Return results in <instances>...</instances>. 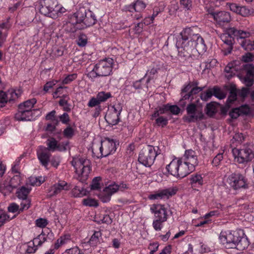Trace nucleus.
Masks as SVG:
<instances>
[{
    "instance_id": "a18cd8bd",
    "label": "nucleus",
    "mask_w": 254,
    "mask_h": 254,
    "mask_svg": "<svg viewBox=\"0 0 254 254\" xmlns=\"http://www.w3.org/2000/svg\"><path fill=\"white\" fill-rule=\"evenodd\" d=\"M47 240V236L45 234H43V232L40 234L37 238H35L33 240V242L32 243V245L37 244V245L40 246L43 243H44Z\"/></svg>"
},
{
    "instance_id": "393cba45",
    "label": "nucleus",
    "mask_w": 254,
    "mask_h": 254,
    "mask_svg": "<svg viewBox=\"0 0 254 254\" xmlns=\"http://www.w3.org/2000/svg\"><path fill=\"white\" fill-rule=\"evenodd\" d=\"M120 115L108 111L105 116V119L109 125L114 126L120 122Z\"/></svg>"
},
{
    "instance_id": "cd10ccee",
    "label": "nucleus",
    "mask_w": 254,
    "mask_h": 254,
    "mask_svg": "<svg viewBox=\"0 0 254 254\" xmlns=\"http://www.w3.org/2000/svg\"><path fill=\"white\" fill-rule=\"evenodd\" d=\"M190 184L192 187L201 186L203 184V178L200 174H193L190 177Z\"/></svg>"
},
{
    "instance_id": "603ef678",
    "label": "nucleus",
    "mask_w": 254,
    "mask_h": 254,
    "mask_svg": "<svg viewBox=\"0 0 254 254\" xmlns=\"http://www.w3.org/2000/svg\"><path fill=\"white\" fill-rule=\"evenodd\" d=\"M20 203L21 207L19 210V213L23 211L24 210L28 209L30 206V200L29 199H23Z\"/></svg>"
},
{
    "instance_id": "c756f323",
    "label": "nucleus",
    "mask_w": 254,
    "mask_h": 254,
    "mask_svg": "<svg viewBox=\"0 0 254 254\" xmlns=\"http://www.w3.org/2000/svg\"><path fill=\"white\" fill-rule=\"evenodd\" d=\"M101 236L102 234L100 231H95L88 241L90 245L92 247L97 246L100 243V240Z\"/></svg>"
},
{
    "instance_id": "a211bd4d",
    "label": "nucleus",
    "mask_w": 254,
    "mask_h": 254,
    "mask_svg": "<svg viewBox=\"0 0 254 254\" xmlns=\"http://www.w3.org/2000/svg\"><path fill=\"white\" fill-rule=\"evenodd\" d=\"M179 167L178 170V175L177 177L180 178H183L190 174L191 172L194 170V169L192 166H190L185 162L182 161V159H179Z\"/></svg>"
},
{
    "instance_id": "13d9d810",
    "label": "nucleus",
    "mask_w": 254,
    "mask_h": 254,
    "mask_svg": "<svg viewBox=\"0 0 254 254\" xmlns=\"http://www.w3.org/2000/svg\"><path fill=\"white\" fill-rule=\"evenodd\" d=\"M101 179L100 177H97L94 178L92 182V185H91V189L93 190H97L100 189V183L99 182L101 181Z\"/></svg>"
},
{
    "instance_id": "f704fd0d",
    "label": "nucleus",
    "mask_w": 254,
    "mask_h": 254,
    "mask_svg": "<svg viewBox=\"0 0 254 254\" xmlns=\"http://www.w3.org/2000/svg\"><path fill=\"white\" fill-rule=\"evenodd\" d=\"M20 111V112H23V113H27L28 114H34L35 115L36 113H39L40 110L39 109H32L31 108H26L24 105L19 104L18 105V111Z\"/></svg>"
},
{
    "instance_id": "72a5a7b5",
    "label": "nucleus",
    "mask_w": 254,
    "mask_h": 254,
    "mask_svg": "<svg viewBox=\"0 0 254 254\" xmlns=\"http://www.w3.org/2000/svg\"><path fill=\"white\" fill-rule=\"evenodd\" d=\"M45 181V179L42 177H30L28 180L29 184L33 186H39L42 183Z\"/></svg>"
},
{
    "instance_id": "0e129e2a",
    "label": "nucleus",
    "mask_w": 254,
    "mask_h": 254,
    "mask_svg": "<svg viewBox=\"0 0 254 254\" xmlns=\"http://www.w3.org/2000/svg\"><path fill=\"white\" fill-rule=\"evenodd\" d=\"M7 102V99L6 93L2 91H0V107H2L4 106L5 104Z\"/></svg>"
},
{
    "instance_id": "2eb2a0df",
    "label": "nucleus",
    "mask_w": 254,
    "mask_h": 254,
    "mask_svg": "<svg viewBox=\"0 0 254 254\" xmlns=\"http://www.w3.org/2000/svg\"><path fill=\"white\" fill-rule=\"evenodd\" d=\"M150 210L152 213H154L156 219L167 221V211L164 205L160 204H153L150 207Z\"/></svg>"
},
{
    "instance_id": "7c9ffc66",
    "label": "nucleus",
    "mask_w": 254,
    "mask_h": 254,
    "mask_svg": "<svg viewBox=\"0 0 254 254\" xmlns=\"http://www.w3.org/2000/svg\"><path fill=\"white\" fill-rule=\"evenodd\" d=\"M49 151H54L56 150L61 151L62 147L54 138L52 137L49 139Z\"/></svg>"
},
{
    "instance_id": "bb28decb",
    "label": "nucleus",
    "mask_w": 254,
    "mask_h": 254,
    "mask_svg": "<svg viewBox=\"0 0 254 254\" xmlns=\"http://www.w3.org/2000/svg\"><path fill=\"white\" fill-rule=\"evenodd\" d=\"M55 110L49 113V121L51 122V123H49V131H54L59 124L58 118L55 115Z\"/></svg>"
},
{
    "instance_id": "aec40b11",
    "label": "nucleus",
    "mask_w": 254,
    "mask_h": 254,
    "mask_svg": "<svg viewBox=\"0 0 254 254\" xmlns=\"http://www.w3.org/2000/svg\"><path fill=\"white\" fill-rule=\"evenodd\" d=\"M70 189L69 185L64 181H60L52 187L51 190H49V196H53L59 193L62 190H67Z\"/></svg>"
},
{
    "instance_id": "7ed1b4c3",
    "label": "nucleus",
    "mask_w": 254,
    "mask_h": 254,
    "mask_svg": "<svg viewBox=\"0 0 254 254\" xmlns=\"http://www.w3.org/2000/svg\"><path fill=\"white\" fill-rule=\"evenodd\" d=\"M96 21V16L92 11L80 8L71 16L67 24L73 25L70 31L74 32L77 29H84L92 26Z\"/></svg>"
},
{
    "instance_id": "0eeeda50",
    "label": "nucleus",
    "mask_w": 254,
    "mask_h": 254,
    "mask_svg": "<svg viewBox=\"0 0 254 254\" xmlns=\"http://www.w3.org/2000/svg\"><path fill=\"white\" fill-rule=\"evenodd\" d=\"M187 115L183 117L184 121L189 123H194L203 119L204 115L202 109L194 103H190L186 108Z\"/></svg>"
},
{
    "instance_id": "473e14b6",
    "label": "nucleus",
    "mask_w": 254,
    "mask_h": 254,
    "mask_svg": "<svg viewBox=\"0 0 254 254\" xmlns=\"http://www.w3.org/2000/svg\"><path fill=\"white\" fill-rule=\"evenodd\" d=\"M30 190L31 189L23 186L17 191V196L19 199H21L27 198V195L30 193Z\"/></svg>"
},
{
    "instance_id": "e2e57ef3",
    "label": "nucleus",
    "mask_w": 254,
    "mask_h": 254,
    "mask_svg": "<svg viewBox=\"0 0 254 254\" xmlns=\"http://www.w3.org/2000/svg\"><path fill=\"white\" fill-rule=\"evenodd\" d=\"M45 0H42L40 2V8H39V12L41 13V14L44 15L45 16H47L48 15V6L45 5H43V3H45Z\"/></svg>"
},
{
    "instance_id": "9b49d317",
    "label": "nucleus",
    "mask_w": 254,
    "mask_h": 254,
    "mask_svg": "<svg viewBox=\"0 0 254 254\" xmlns=\"http://www.w3.org/2000/svg\"><path fill=\"white\" fill-rule=\"evenodd\" d=\"M230 28L227 29L225 33L220 35V39L223 42L224 44L227 46L225 47L223 46V51L225 55H227L231 53L233 48L234 38L233 34L229 33Z\"/></svg>"
},
{
    "instance_id": "6e6d98bb",
    "label": "nucleus",
    "mask_w": 254,
    "mask_h": 254,
    "mask_svg": "<svg viewBox=\"0 0 254 254\" xmlns=\"http://www.w3.org/2000/svg\"><path fill=\"white\" fill-rule=\"evenodd\" d=\"M82 203L83 205L89 206H97L98 205L97 201L92 198L84 199L82 200Z\"/></svg>"
},
{
    "instance_id": "6ab92c4d",
    "label": "nucleus",
    "mask_w": 254,
    "mask_h": 254,
    "mask_svg": "<svg viewBox=\"0 0 254 254\" xmlns=\"http://www.w3.org/2000/svg\"><path fill=\"white\" fill-rule=\"evenodd\" d=\"M243 66L246 71V75L243 78V82L247 86L251 87L254 84V67L251 64H245Z\"/></svg>"
},
{
    "instance_id": "de8ad7c7",
    "label": "nucleus",
    "mask_w": 254,
    "mask_h": 254,
    "mask_svg": "<svg viewBox=\"0 0 254 254\" xmlns=\"http://www.w3.org/2000/svg\"><path fill=\"white\" fill-rule=\"evenodd\" d=\"M123 110L122 104L120 103H117L111 107V108L109 110V111L114 113H116L118 115H121Z\"/></svg>"
},
{
    "instance_id": "dca6fc26",
    "label": "nucleus",
    "mask_w": 254,
    "mask_h": 254,
    "mask_svg": "<svg viewBox=\"0 0 254 254\" xmlns=\"http://www.w3.org/2000/svg\"><path fill=\"white\" fill-rule=\"evenodd\" d=\"M180 159L190 166L195 167L198 164L197 156L194 151L192 149L186 150L183 157Z\"/></svg>"
},
{
    "instance_id": "ddd939ff",
    "label": "nucleus",
    "mask_w": 254,
    "mask_h": 254,
    "mask_svg": "<svg viewBox=\"0 0 254 254\" xmlns=\"http://www.w3.org/2000/svg\"><path fill=\"white\" fill-rule=\"evenodd\" d=\"M146 6V4L142 0H137L133 3L126 5L125 8L126 10L130 12L134 11L138 13L134 15V17L136 19H139L142 17L141 13L145 9Z\"/></svg>"
},
{
    "instance_id": "3c124183",
    "label": "nucleus",
    "mask_w": 254,
    "mask_h": 254,
    "mask_svg": "<svg viewBox=\"0 0 254 254\" xmlns=\"http://www.w3.org/2000/svg\"><path fill=\"white\" fill-rule=\"evenodd\" d=\"M235 70V68L233 67L232 64H229L225 68V71L227 73L226 75V77L228 79H230L232 76V73Z\"/></svg>"
},
{
    "instance_id": "37998d69",
    "label": "nucleus",
    "mask_w": 254,
    "mask_h": 254,
    "mask_svg": "<svg viewBox=\"0 0 254 254\" xmlns=\"http://www.w3.org/2000/svg\"><path fill=\"white\" fill-rule=\"evenodd\" d=\"M86 190L83 188L75 186L72 190V194L74 197H82L86 194Z\"/></svg>"
},
{
    "instance_id": "a19ab883",
    "label": "nucleus",
    "mask_w": 254,
    "mask_h": 254,
    "mask_svg": "<svg viewBox=\"0 0 254 254\" xmlns=\"http://www.w3.org/2000/svg\"><path fill=\"white\" fill-rule=\"evenodd\" d=\"M213 95L219 99H223L226 96V94L219 87L214 86L212 88Z\"/></svg>"
},
{
    "instance_id": "c85d7f7f",
    "label": "nucleus",
    "mask_w": 254,
    "mask_h": 254,
    "mask_svg": "<svg viewBox=\"0 0 254 254\" xmlns=\"http://www.w3.org/2000/svg\"><path fill=\"white\" fill-rule=\"evenodd\" d=\"M36 115L34 114H28L18 111L15 115V119L19 121H29L35 119Z\"/></svg>"
},
{
    "instance_id": "4c0bfd02",
    "label": "nucleus",
    "mask_w": 254,
    "mask_h": 254,
    "mask_svg": "<svg viewBox=\"0 0 254 254\" xmlns=\"http://www.w3.org/2000/svg\"><path fill=\"white\" fill-rule=\"evenodd\" d=\"M206 114L210 116H213L216 113V107L214 102H211L207 104L205 108Z\"/></svg>"
},
{
    "instance_id": "c03bdc74",
    "label": "nucleus",
    "mask_w": 254,
    "mask_h": 254,
    "mask_svg": "<svg viewBox=\"0 0 254 254\" xmlns=\"http://www.w3.org/2000/svg\"><path fill=\"white\" fill-rule=\"evenodd\" d=\"M191 85L190 83H189L188 85H186L183 89H182L181 92V95L182 98L179 102V104L181 106H184L186 105V103L184 101L185 100L183 99V95L189 93L191 90Z\"/></svg>"
},
{
    "instance_id": "4468645a",
    "label": "nucleus",
    "mask_w": 254,
    "mask_h": 254,
    "mask_svg": "<svg viewBox=\"0 0 254 254\" xmlns=\"http://www.w3.org/2000/svg\"><path fill=\"white\" fill-rule=\"evenodd\" d=\"M49 5V17L56 19L65 12V9L58 4V0H51Z\"/></svg>"
},
{
    "instance_id": "412c9836",
    "label": "nucleus",
    "mask_w": 254,
    "mask_h": 254,
    "mask_svg": "<svg viewBox=\"0 0 254 254\" xmlns=\"http://www.w3.org/2000/svg\"><path fill=\"white\" fill-rule=\"evenodd\" d=\"M115 193H116V189L113 188L110 184L106 187L100 193V198L103 202H108L111 200V196Z\"/></svg>"
},
{
    "instance_id": "864d4df0",
    "label": "nucleus",
    "mask_w": 254,
    "mask_h": 254,
    "mask_svg": "<svg viewBox=\"0 0 254 254\" xmlns=\"http://www.w3.org/2000/svg\"><path fill=\"white\" fill-rule=\"evenodd\" d=\"M157 73V70L156 68H153L150 70H148L145 74L144 77L146 76H148L147 79L146 80L147 83H149L151 80L154 78L155 74Z\"/></svg>"
},
{
    "instance_id": "a878e982",
    "label": "nucleus",
    "mask_w": 254,
    "mask_h": 254,
    "mask_svg": "<svg viewBox=\"0 0 254 254\" xmlns=\"http://www.w3.org/2000/svg\"><path fill=\"white\" fill-rule=\"evenodd\" d=\"M229 33L233 34L234 36L237 37L243 40L249 37L250 33L246 31L238 30L235 27H231Z\"/></svg>"
},
{
    "instance_id": "49530a36",
    "label": "nucleus",
    "mask_w": 254,
    "mask_h": 254,
    "mask_svg": "<svg viewBox=\"0 0 254 254\" xmlns=\"http://www.w3.org/2000/svg\"><path fill=\"white\" fill-rule=\"evenodd\" d=\"M68 100L61 99L59 102V105L63 107V110L66 112H70L71 110L70 105L68 103Z\"/></svg>"
},
{
    "instance_id": "774afa93",
    "label": "nucleus",
    "mask_w": 254,
    "mask_h": 254,
    "mask_svg": "<svg viewBox=\"0 0 254 254\" xmlns=\"http://www.w3.org/2000/svg\"><path fill=\"white\" fill-rule=\"evenodd\" d=\"M67 254H84L77 247H74L66 251Z\"/></svg>"
},
{
    "instance_id": "e433bc0d",
    "label": "nucleus",
    "mask_w": 254,
    "mask_h": 254,
    "mask_svg": "<svg viewBox=\"0 0 254 254\" xmlns=\"http://www.w3.org/2000/svg\"><path fill=\"white\" fill-rule=\"evenodd\" d=\"M203 87H194L191 89L190 91L183 95L184 100H188L193 95H195L203 90Z\"/></svg>"
},
{
    "instance_id": "5701e85b",
    "label": "nucleus",
    "mask_w": 254,
    "mask_h": 254,
    "mask_svg": "<svg viewBox=\"0 0 254 254\" xmlns=\"http://www.w3.org/2000/svg\"><path fill=\"white\" fill-rule=\"evenodd\" d=\"M70 236L68 234L61 236L60 239H58L55 243L54 247H51L49 250V254H54L55 250L59 248V247L70 241Z\"/></svg>"
},
{
    "instance_id": "39448f33",
    "label": "nucleus",
    "mask_w": 254,
    "mask_h": 254,
    "mask_svg": "<svg viewBox=\"0 0 254 254\" xmlns=\"http://www.w3.org/2000/svg\"><path fill=\"white\" fill-rule=\"evenodd\" d=\"M71 164L78 175V180L82 183H85L91 171V161L85 157H77L73 158Z\"/></svg>"
},
{
    "instance_id": "b1692460",
    "label": "nucleus",
    "mask_w": 254,
    "mask_h": 254,
    "mask_svg": "<svg viewBox=\"0 0 254 254\" xmlns=\"http://www.w3.org/2000/svg\"><path fill=\"white\" fill-rule=\"evenodd\" d=\"M179 159H173L169 164L167 165L166 169L171 175L176 177L178 175V170L179 167Z\"/></svg>"
},
{
    "instance_id": "5fc2aeb1",
    "label": "nucleus",
    "mask_w": 254,
    "mask_h": 254,
    "mask_svg": "<svg viewBox=\"0 0 254 254\" xmlns=\"http://www.w3.org/2000/svg\"><path fill=\"white\" fill-rule=\"evenodd\" d=\"M166 221H163L160 219H156L152 223L153 228L156 231H160L162 228V223Z\"/></svg>"
},
{
    "instance_id": "423d86ee",
    "label": "nucleus",
    "mask_w": 254,
    "mask_h": 254,
    "mask_svg": "<svg viewBox=\"0 0 254 254\" xmlns=\"http://www.w3.org/2000/svg\"><path fill=\"white\" fill-rule=\"evenodd\" d=\"M160 153L161 150L158 146L147 145L141 150L138 161L146 167H150L153 164L156 157Z\"/></svg>"
},
{
    "instance_id": "58836bf2",
    "label": "nucleus",
    "mask_w": 254,
    "mask_h": 254,
    "mask_svg": "<svg viewBox=\"0 0 254 254\" xmlns=\"http://www.w3.org/2000/svg\"><path fill=\"white\" fill-rule=\"evenodd\" d=\"M237 98V91L235 87H232L230 89L229 95L227 99V102L230 104L236 101Z\"/></svg>"
},
{
    "instance_id": "79ce46f5",
    "label": "nucleus",
    "mask_w": 254,
    "mask_h": 254,
    "mask_svg": "<svg viewBox=\"0 0 254 254\" xmlns=\"http://www.w3.org/2000/svg\"><path fill=\"white\" fill-rule=\"evenodd\" d=\"M168 123V119L163 116H160V115L155 119V124L158 127H164L167 125Z\"/></svg>"
},
{
    "instance_id": "20e7f679",
    "label": "nucleus",
    "mask_w": 254,
    "mask_h": 254,
    "mask_svg": "<svg viewBox=\"0 0 254 254\" xmlns=\"http://www.w3.org/2000/svg\"><path fill=\"white\" fill-rule=\"evenodd\" d=\"M233 152L235 161L246 166L254 159V146L250 142L243 143L239 148H234Z\"/></svg>"
},
{
    "instance_id": "680f3d73",
    "label": "nucleus",
    "mask_w": 254,
    "mask_h": 254,
    "mask_svg": "<svg viewBox=\"0 0 254 254\" xmlns=\"http://www.w3.org/2000/svg\"><path fill=\"white\" fill-rule=\"evenodd\" d=\"M37 100L35 98H32L31 99L27 100V101L21 103L20 104L24 105L26 108H32L34 105L36 103Z\"/></svg>"
},
{
    "instance_id": "09e8293b",
    "label": "nucleus",
    "mask_w": 254,
    "mask_h": 254,
    "mask_svg": "<svg viewBox=\"0 0 254 254\" xmlns=\"http://www.w3.org/2000/svg\"><path fill=\"white\" fill-rule=\"evenodd\" d=\"M213 95L212 88L209 89L206 92L201 93L200 98L203 101H207L210 99Z\"/></svg>"
},
{
    "instance_id": "4be33fe9",
    "label": "nucleus",
    "mask_w": 254,
    "mask_h": 254,
    "mask_svg": "<svg viewBox=\"0 0 254 254\" xmlns=\"http://www.w3.org/2000/svg\"><path fill=\"white\" fill-rule=\"evenodd\" d=\"M37 154L41 163L47 168L48 165V148L40 146L37 150Z\"/></svg>"
},
{
    "instance_id": "2f4dec72",
    "label": "nucleus",
    "mask_w": 254,
    "mask_h": 254,
    "mask_svg": "<svg viewBox=\"0 0 254 254\" xmlns=\"http://www.w3.org/2000/svg\"><path fill=\"white\" fill-rule=\"evenodd\" d=\"M168 112H169V104L159 107L152 114L151 119L153 120L154 118H156L160 114H165Z\"/></svg>"
},
{
    "instance_id": "ea45409f",
    "label": "nucleus",
    "mask_w": 254,
    "mask_h": 254,
    "mask_svg": "<svg viewBox=\"0 0 254 254\" xmlns=\"http://www.w3.org/2000/svg\"><path fill=\"white\" fill-rule=\"evenodd\" d=\"M113 188L116 189V192L118 190H120L122 191H125L126 190H129L130 186L128 184L122 182L120 184V185H118L115 183H114L111 184Z\"/></svg>"
},
{
    "instance_id": "338daca9",
    "label": "nucleus",
    "mask_w": 254,
    "mask_h": 254,
    "mask_svg": "<svg viewBox=\"0 0 254 254\" xmlns=\"http://www.w3.org/2000/svg\"><path fill=\"white\" fill-rule=\"evenodd\" d=\"M241 111H240V109L239 108H236L233 109L231 112H229V116L232 119H237L238 117H239L241 114Z\"/></svg>"
},
{
    "instance_id": "bf43d9fd",
    "label": "nucleus",
    "mask_w": 254,
    "mask_h": 254,
    "mask_svg": "<svg viewBox=\"0 0 254 254\" xmlns=\"http://www.w3.org/2000/svg\"><path fill=\"white\" fill-rule=\"evenodd\" d=\"M100 102H99V100L98 99L97 97H92L89 101L88 103V106L89 107H91V108H92V107H97L98 106H101L100 105Z\"/></svg>"
},
{
    "instance_id": "f03ea898",
    "label": "nucleus",
    "mask_w": 254,
    "mask_h": 254,
    "mask_svg": "<svg viewBox=\"0 0 254 254\" xmlns=\"http://www.w3.org/2000/svg\"><path fill=\"white\" fill-rule=\"evenodd\" d=\"M219 239L225 247L239 251L247 249L250 244L248 238L241 231L221 232Z\"/></svg>"
},
{
    "instance_id": "4d7b16f0",
    "label": "nucleus",
    "mask_w": 254,
    "mask_h": 254,
    "mask_svg": "<svg viewBox=\"0 0 254 254\" xmlns=\"http://www.w3.org/2000/svg\"><path fill=\"white\" fill-rule=\"evenodd\" d=\"M246 138L247 137L242 133H237L233 136V139L240 143L241 145L244 143V142L246 140Z\"/></svg>"
},
{
    "instance_id": "1a4fd4ad",
    "label": "nucleus",
    "mask_w": 254,
    "mask_h": 254,
    "mask_svg": "<svg viewBox=\"0 0 254 254\" xmlns=\"http://www.w3.org/2000/svg\"><path fill=\"white\" fill-rule=\"evenodd\" d=\"M228 182L234 190L245 188L247 186L245 177L240 173L232 174L228 178Z\"/></svg>"
},
{
    "instance_id": "f3484780",
    "label": "nucleus",
    "mask_w": 254,
    "mask_h": 254,
    "mask_svg": "<svg viewBox=\"0 0 254 254\" xmlns=\"http://www.w3.org/2000/svg\"><path fill=\"white\" fill-rule=\"evenodd\" d=\"M218 24L223 25L231 21V16L229 12L225 11L213 12L210 13Z\"/></svg>"
},
{
    "instance_id": "c9c22d12",
    "label": "nucleus",
    "mask_w": 254,
    "mask_h": 254,
    "mask_svg": "<svg viewBox=\"0 0 254 254\" xmlns=\"http://www.w3.org/2000/svg\"><path fill=\"white\" fill-rule=\"evenodd\" d=\"M100 103L106 102L108 99L112 97L110 92H106L105 91H100L98 92L96 95Z\"/></svg>"
},
{
    "instance_id": "69168bd1",
    "label": "nucleus",
    "mask_w": 254,
    "mask_h": 254,
    "mask_svg": "<svg viewBox=\"0 0 254 254\" xmlns=\"http://www.w3.org/2000/svg\"><path fill=\"white\" fill-rule=\"evenodd\" d=\"M77 77V74L75 73L69 74L66 76L63 81V83L65 84L69 83Z\"/></svg>"
},
{
    "instance_id": "8fccbe9b",
    "label": "nucleus",
    "mask_w": 254,
    "mask_h": 254,
    "mask_svg": "<svg viewBox=\"0 0 254 254\" xmlns=\"http://www.w3.org/2000/svg\"><path fill=\"white\" fill-rule=\"evenodd\" d=\"M241 45L246 51H251L253 48L252 42L250 40H243L241 43Z\"/></svg>"
},
{
    "instance_id": "9d476101",
    "label": "nucleus",
    "mask_w": 254,
    "mask_h": 254,
    "mask_svg": "<svg viewBox=\"0 0 254 254\" xmlns=\"http://www.w3.org/2000/svg\"><path fill=\"white\" fill-rule=\"evenodd\" d=\"M99 149L101 153L100 157H106L115 152L116 150V143L113 139L105 138L104 140L101 141Z\"/></svg>"
},
{
    "instance_id": "6e6552de",
    "label": "nucleus",
    "mask_w": 254,
    "mask_h": 254,
    "mask_svg": "<svg viewBox=\"0 0 254 254\" xmlns=\"http://www.w3.org/2000/svg\"><path fill=\"white\" fill-rule=\"evenodd\" d=\"M113 60L112 58H105L99 61L95 65V70L101 76H106L110 74L112 71Z\"/></svg>"
},
{
    "instance_id": "052dcab7",
    "label": "nucleus",
    "mask_w": 254,
    "mask_h": 254,
    "mask_svg": "<svg viewBox=\"0 0 254 254\" xmlns=\"http://www.w3.org/2000/svg\"><path fill=\"white\" fill-rule=\"evenodd\" d=\"M35 224L36 226L43 228L46 227L48 225V221L46 219L40 218L36 220Z\"/></svg>"
},
{
    "instance_id": "f257e3e1",
    "label": "nucleus",
    "mask_w": 254,
    "mask_h": 254,
    "mask_svg": "<svg viewBox=\"0 0 254 254\" xmlns=\"http://www.w3.org/2000/svg\"><path fill=\"white\" fill-rule=\"evenodd\" d=\"M198 31L197 27H187L177 38L176 44L178 50L177 58L180 62H184L191 57L193 51L200 54L206 50L204 41L198 34Z\"/></svg>"
},
{
    "instance_id": "f8f14e48",
    "label": "nucleus",
    "mask_w": 254,
    "mask_h": 254,
    "mask_svg": "<svg viewBox=\"0 0 254 254\" xmlns=\"http://www.w3.org/2000/svg\"><path fill=\"white\" fill-rule=\"evenodd\" d=\"M176 193V190L169 188L155 191L148 195V198L150 200L168 199Z\"/></svg>"
}]
</instances>
